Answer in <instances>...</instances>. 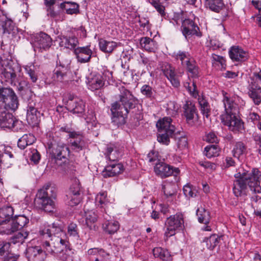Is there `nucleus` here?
Segmentation results:
<instances>
[{"mask_svg":"<svg viewBox=\"0 0 261 261\" xmlns=\"http://www.w3.org/2000/svg\"><path fill=\"white\" fill-rule=\"evenodd\" d=\"M68 233L70 236L78 237V228L76 224L71 223L68 226Z\"/></svg>","mask_w":261,"mask_h":261,"instance_id":"obj_58","label":"nucleus"},{"mask_svg":"<svg viewBox=\"0 0 261 261\" xmlns=\"http://www.w3.org/2000/svg\"><path fill=\"white\" fill-rule=\"evenodd\" d=\"M181 28L182 33L186 37L194 35L197 36H201V33L198 32L199 27L192 20L189 19L184 20L182 23Z\"/></svg>","mask_w":261,"mask_h":261,"instance_id":"obj_15","label":"nucleus"},{"mask_svg":"<svg viewBox=\"0 0 261 261\" xmlns=\"http://www.w3.org/2000/svg\"><path fill=\"white\" fill-rule=\"evenodd\" d=\"M162 191L166 197L173 196L176 193V185L164 181L162 185Z\"/></svg>","mask_w":261,"mask_h":261,"instance_id":"obj_40","label":"nucleus"},{"mask_svg":"<svg viewBox=\"0 0 261 261\" xmlns=\"http://www.w3.org/2000/svg\"><path fill=\"white\" fill-rule=\"evenodd\" d=\"M32 41L35 50L38 49L41 51L48 49L52 44V39L50 37L43 32L35 35Z\"/></svg>","mask_w":261,"mask_h":261,"instance_id":"obj_11","label":"nucleus"},{"mask_svg":"<svg viewBox=\"0 0 261 261\" xmlns=\"http://www.w3.org/2000/svg\"><path fill=\"white\" fill-rule=\"evenodd\" d=\"M103 230L108 233L112 234L119 228V223L116 221H108L103 224Z\"/></svg>","mask_w":261,"mask_h":261,"instance_id":"obj_38","label":"nucleus"},{"mask_svg":"<svg viewBox=\"0 0 261 261\" xmlns=\"http://www.w3.org/2000/svg\"><path fill=\"white\" fill-rule=\"evenodd\" d=\"M229 56L233 61L244 62L249 57V54L239 46H233L229 50Z\"/></svg>","mask_w":261,"mask_h":261,"instance_id":"obj_18","label":"nucleus"},{"mask_svg":"<svg viewBox=\"0 0 261 261\" xmlns=\"http://www.w3.org/2000/svg\"><path fill=\"white\" fill-rule=\"evenodd\" d=\"M79 44L78 39L74 36H62L60 37V45L70 49H74Z\"/></svg>","mask_w":261,"mask_h":261,"instance_id":"obj_23","label":"nucleus"},{"mask_svg":"<svg viewBox=\"0 0 261 261\" xmlns=\"http://www.w3.org/2000/svg\"><path fill=\"white\" fill-rule=\"evenodd\" d=\"M171 122L172 119L169 117H164L162 119L159 120L156 124L158 131L161 130H168L171 129L172 127H173V132H174L175 127L171 124Z\"/></svg>","mask_w":261,"mask_h":261,"instance_id":"obj_34","label":"nucleus"},{"mask_svg":"<svg viewBox=\"0 0 261 261\" xmlns=\"http://www.w3.org/2000/svg\"><path fill=\"white\" fill-rule=\"evenodd\" d=\"M22 126L21 121L16 120L11 113L7 112L6 107L0 106V127L18 132Z\"/></svg>","mask_w":261,"mask_h":261,"instance_id":"obj_6","label":"nucleus"},{"mask_svg":"<svg viewBox=\"0 0 261 261\" xmlns=\"http://www.w3.org/2000/svg\"><path fill=\"white\" fill-rule=\"evenodd\" d=\"M44 251L39 246H35L29 248L27 249V252L31 255H33L34 257L41 256V257H43L45 255V252H48L46 249H44Z\"/></svg>","mask_w":261,"mask_h":261,"instance_id":"obj_48","label":"nucleus"},{"mask_svg":"<svg viewBox=\"0 0 261 261\" xmlns=\"http://www.w3.org/2000/svg\"><path fill=\"white\" fill-rule=\"evenodd\" d=\"M40 112L38 111L36 103L33 105L30 102L28 106L27 120L30 125L35 126L38 124L39 122Z\"/></svg>","mask_w":261,"mask_h":261,"instance_id":"obj_16","label":"nucleus"},{"mask_svg":"<svg viewBox=\"0 0 261 261\" xmlns=\"http://www.w3.org/2000/svg\"><path fill=\"white\" fill-rule=\"evenodd\" d=\"M99 46L103 52L111 53L117 47V43L114 41H108L100 39L99 40Z\"/></svg>","mask_w":261,"mask_h":261,"instance_id":"obj_30","label":"nucleus"},{"mask_svg":"<svg viewBox=\"0 0 261 261\" xmlns=\"http://www.w3.org/2000/svg\"><path fill=\"white\" fill-rule=\"evenodd\" d=\"M25 70L32 82L34 83H36L38 80V75L34 69V66L32 67L31 66H27L25 67Z\"/></svg>","mask_w":261,"mask_h":261,"instance_id":"obj_50","label":"nucleus"},{"mask_svg":"<svg viewBox=\"0 0 261 261\" xmlns=\"http://www.w3.org/2000/svg\"><path fill=\"white\" fill-rule=\"evenodd\" d=\"M220 151L218 146L216 144L210 145L204 148V153L208 158L217 156L219 155Z\"/></svg>","mask_w":261,"mask_h":261,"instance_id":"obj_39","label":"nucleus"},{"mask_svg":"<svg viewBox=\"0 0 261 261\" xmlns=\"http://www.w3.org/2000/svg\"><path fill=\"white\" fill-rule=\"evenodd\" d=\"M188 145L187 139L185 136H181L177 139V145L178 148L182 149Z\"/></svg>","mask_w":261,"mask_h":261,"instance_id":"obj_63","label":"nucleus"},{"mask_svg":"<svg viewBox=\"0 0 261 261\" xmlns=\"http://www.w3.org/2000/svg\"><path fill=\"white\" fill-rule=\"evenodd\" d=\"M0 106L8 107L12 110H16L19 102L17 95L13 90L10 88L0 86Z\"/></svg>","mask_w":261,"mask_h":261,"instance_id":"obj_7","label":"nucleus"},{"mask_svg":"<svg viewBox=\"0 0 261 261\" xmlns=\"http://www.w3.org/2000/svg\"><path fill=\"white\" fill-rule=\"evenodd\" d=\"M141 92L143 95L147 98H151L153 96L152 88L148 85H143L141 89Z\"/></svg>","mask_w":261,"mask_h":261,"instance_id":"obj_56","label":"nucleus"},{"mask_svg":"<svg viewBox=\"0 0 261 261\" xmlns=\"http://www.w3.org/2000/svg\"><path fill=\"white\" fill-rule=\"evenodd\" d=\"M246 149V146L243 143L237 142L232 150L233 156L239 159L240 156L245 152Z\"/></svg>","mask_w":261,"mask_h":261,"instance_id":"obj_46","label":"nucleus"},{"mask_svg":"<svg viewBox=\"0 0 261 261\" xmlns=\"http://www.w3.org/2000/svg\"><path fill=\"white\" fill-rule=\"evenodd\" d=\"M222 93L225 114L221 116L222 122L227 126L230 130L239 131L242 128L243 123L238 116V105L226 92L223 91Z\"/></svg>","mask_w":261,"mask_h":261,"instance_id":"obj_4","label":"nucleus"},{"mask_svg":"<svg viewBox=\"0 0 261 261\" xmlns=\"http://www.w3.org/2000/svg\"><path fill=\"white\" fill-rule=\"evenodd\" d=\"M259 93H261V87H257L256 86L250 87L248 92L249 97L256 105H259L261 102V96Z\"/></svg>","mask_w":261,"mask_h":261,"instance_id":"obj_37","label":"nucleus"},{"mask_svg":"<svg viewBox=\"0 0 261 261\" xmlns=\"http://www.w3.org/2000/svg\"><path fill=\"white\" fill-rule=\"evenodd\" d=\"M97 216L94 212H89L86 215V224L91 230H96L98 226L96 224Z\"/></svg>","mask_w":261,"mask_h":261,"instance_id":"obj_36","label":"nucleus"},{"mask_svg":"<svg viewBox=\"0 0 261 261\" xmlns=\"http://www.w3.org/2000/svg\"><path fill=\"white\" fill-rule=\"evenodd\" d=\"M67 110L73 114H82L85 111L84 101L74 95L69 94L65 103Z\"/></svg>","mask_w":261,"mask_h":261,"instance_id":"obj_12","label":"nucleus"},{"mask_svg":"<svg viewBox=\"0 0 261 261\" xmlns=\"http://www.w3.org/2000/svg\"><path fill=\"white\" fill-rule=\"evenodd\" d=\"M74 54L78 62L81 63H85L90 61L92 51L90 48V46L87 45L84 47H78L74 49Z\"/></svg>","mask_w":261,"mask_h":261,"instance_id":"obj_17","label":"nucleus"},{"mask_svg":"<svg viewBox=\"0 0 261 261\" xmlns=\"http://www.w3.org/2000/svg\"><path fill=\"white\" fill-rule=\"evenodd\" d=\"M196 215L198 217V222L207 225L210 221V213L204 208H198L196 211Z\"/></svg>","mask_w":261,"mask_h":261,"instance_id":"obj_35","label":"nucleus"},{"mask_svg":"<svg viewBox=\"0 0 261 261\" xmlns=\"http://www.w3.org/2000/svg\"><path fill=\"white\" fill-rule=\"evenodd\" d=\"M69 145L72 151L79 152L85 147V142L82 137H77L75 139H70Z\"/></svg>","mask_w":261,"mask_h":261,"instance_id":"obj_33","label":"nucleus"},{"mask_svg":"<svg viewBox=\"0 0 261 261\" xmlns=\"http://www.w3.org/2000/svg\"><path fill=\"white\" fill-rule=\"evenodd\" d=\"M17 88L20 92L27 91L30 88V84L26 81L22 80L19 83Z\"/></svg>","mask_w":261,"mask_h":261,"instance_id":"obj_62","label":"nucleus"},{"mask_svg":"<svg viewBox=\"0 0 261 261\" xmlns=\"http://www.w3.org/2000/svg\"><path fill=\"white\" fill-rule=\"evenodd\" d=\"M60 8L62 10H65L68 14H77L80 12V6L75 2L65 1L60 5Z\"/></svg>","mask_w":261,"mask_h":261,"instance_id":"obj_24","label":"nucleus"},{"mask_svg":"<svg viewBox=\"0 0 261 261\" xmlns=\"http://www.w3.org/2000/svg\"><path fill=\"white\" fill-rule=\"evenodd\" d=\"M11 244L9 242L2 241L0 242V255L1 256H5L10 252Z\"/></svg>","mask_w":261,"mask_h":261,"instance_id":"obj_55","label":"nucleus"},{"mask_svg":"<svg viewBox=\"0 0 261 261\" xmlns=\"http://www.w3.org/2000/svg\"><path fill=\"white\" fill-rule=\"evenodd\" d=\"M28 236V233L26 231L24 232H19L12 237L11 242L14 244L16 243L22 244Z\"/></svg>","mask_w":261,"mask_h":261,"instance_id":"obj_49","label":"nucleus"},{"mask_svg":"<svg viewBox=\"0 0 261 261\" xmlns=\"http://www.w3.org/2000/svg\"><path fill=\"white\" fill-rule=\"evenodd\" d=\"M70 61L65 56H58L56 67L70 70Z\"/></svg>","mask_w":261,"mask_h":261,"instance_id":"obj_42","label":"nucleus"},{"mask_svg":"<svg viewBox=\"0 0 261 261\" xmlns=\"http://www.w3.org/2000/svg\"><path fill=\"white\" fill-rule=\"evenodd\" d=\"M70 70L56 67L54 74V80L60 82H63L67 77V73Z\"/></svg>","mask_w":261,"mask_h":261,"instance_id":"obj_44","label":"nucleus"},{"mask_svg":"<svg viewBox=\"0 0 261 261\" xmlns=\"http://www.w3.org/2000/svg\"><path fill=\"white\" fill-rule=\"evenodd\" d=\"M147 159L150 163H159L160 160L159 159V155L158 152L155 151H151L147 154Z\"/></svg>","mask_w":261,"mask_h":261,"instance_id":"obj_59","label":"nucleus"},{"mask_svg":"<svg viewBox=\"0 0 261 261\" xmlns=\"http://www.w3.org/2000/svg\"><path fill=\"white\" fill-rule=\"evenodd\" d=\"M12 219L18 230L24 227L29 221V219L24 215L16 216Z\"/></svg>","mask_w":261,"mask_h":261,"instance_id":"obj_41","label":"nucleus"},{"mask_svg":"<svg viewBox=\"0 0 261 261\" xmlns=\"http://www.w3.org/2000/svg\"><path fill=\"white\" fill-rule=\"evenodd\" d=\"M182 108L184 109V114L187 120H193L194 116L197 115V109L191 101H186Z\"/></svg>","mask_w":261,"mask_h":261,"instance_id":"obj_22","label":"nucleus"},{"mask_svg":"<svg viewBox=\"0 0 261 261\" xmlns=\"http://www.w3.org/2000/svg\"><path fill=\"white\" fill-rule=\"evenodd\" d=\"M17 28L13 20L8 17L6 14L3 13L2 16H0V32L2 34H12L14 35Z\"/></svg>","mask_w":261,"mask_h":261,"instance_id":"obj_14","label":"nucleus"},{"mask_svg":"<svg viewBox=\"0 0 261 261\" xmlns=\"http://www.w3.org/2000/svg\"><path fill=\"white\" fill-rule=\"evenodd\" d=\"M119 97V100L112 103L111 108L112 123L117 127L124 124L129 112L140 105L138 100L123 87L120 89Z\"/></svg>","mask_w":261,"mask_h":261,"instance_id":"obj_2","label":"nucleus"},{"mask_svg":"<svg viewBox=\"0 0 261 261\" xmlns=\"http://www.w3.org/2000/svg\"><path fill=\"white\" fill-rule=\"evenodd\" d=\"M184 224V218L181 214H176L168 217L165 222L166 230L165 232V236L167 238L174 236L176 231L183 229Z\"/></svg>","mask_w":261,"mask_h":261,"instance_id":"obj_8","label":"nucleus"},{"mask_svg":"<svg viewBox=\"0 0 261 261\" xmlns=\"http://www.w3.org/2000/svg\"><path fill=\"white\" fill-rule=\"evenodd\" d=\"M234 177L236 179L233 181V192L236 196L246 195L248 187L255 193H261V174L257 169L253 168L250 173L238 172L234 174Z\"/></svg>","mask_w":261,"mask_h":261,"instance_id":"obj_3","label":"nucleus"},{"mask_svg":"<svg viewBox=\"0 0 261 261\" xmlns=\"http://www.w3.org/2000/svg\"><path fill=\"white\" fill-rule=\"evenodd\" d=\"M205 6L211 11L219 12L225 6L223 0H205Z\"/></svg>","mask_w":261,"mask_h":261,"instance_id":"obj_28","label":"nucleus"},{"mask_svg":"<svg viewBox=\"0 0 261 261\" xmlns=\"http://www.w3.org/2000/svg\"><path fill=\"white\" fill-rule=\"evenodd\" d=\"M19 256L18 255H15L9 252L4 257L3 261H17Z\"/></svg>","mask_w":261,"mask_h":261,"instance_id":"obj_64","label":"nucleus"},{"mask_svg":"<svg viewBox=\"0 0 261 261\" xmlns=\"http://www.w3.org/2000/svg\"><path fill=\"white\" fill-rule=\"evenodd\" d=\"M222 237V236L213 234L210 237L205 238L204 242H205L207 248L212 250L221 242Z\"/></svg>","mask_w":261,"mask_h":261,"instance_id":"obj_32","label":"nucleus"},{"mask_svg":"<svg viewBox=\"0 0 261 261\" xmlns=\"http://www.w3.org/2000/svg\"><path fill=\"white\" fill-rule=\"evenodd\" d=\"M96 204L100 207H103L107 203V200L106 199V195L105 193L100 194L97 195L96 198Z\"/></svg>","mask_w":261,"mask_h":261,"instance_id":"obj_61","label":"nucleus"},{"mask_svg":"<svg viewBox=\"0 0 261 261\" xmlns=\"http://www.w3.org/2000/svg\"><path fill=\"white\" fill-rule=\"evenodd\" d=\"M13 208L10 206H4L0 208V218L3 220H9L13 218Z\"/></svg>","mask_w":261,"mask_h":261,"instance_id":"obj_43","label":"nucleus"},{"mask_svg":"<svg viewBox=\"0 0 261 261\" xmlns=\"http://www.w3.org/2000/svg\"><path fill=\"white\" fill-rule=\"evenodd\" d=\"M17 230L12 218L0 221V234H11Z\"/></svg>","mask_w":261,"mask_h":261,"instance_id":"obj_21","label":"nucleus"},{"mask_svg":"<svg viewBox=\"0 0 261 261\" xmlns=\"http://www.w3.org/2000/svg\"><path fill=\"white\" fill-rule=\"evenodd\" d=\"M36 140L35 136L31 134H24L18 141L17 145L21 149H24L27 146L32 145Z\"/></svg>","mask_w":261,"mask_h":261,"instance_id":"obj_27","label":"nucleus"},{"mask_svg":"<svg viewBox=\"0 0 261 261\" xmlns=\"http://www.w3.org/2000/svg\"><path fill=\"white\" fill-rule=\"evenodd\" d=\"M63 233V226L58 222H54L40 230L39 234L42 247L51 254L61 253L64 249L66 253L68 251L70 252L71 250L67 246L68 242L60 237Z\"/></svg>","mask_w":261,"mask_h":261,"instance_id":"obj_1","label":"nucleus"},{"mask_svg":"<svg viewBox=\"0 0 261 261\" xmlns=\"http://www.w3.org/2000/svg\"><path fill=\"white\" fill-rule=\"evenodd\" d=\"M155 257H158L163 261H171L172 257L170 252L161 247H156L152 250Z\"/></svg>","mask_w":261,"mask_h":261,"instance_id":"obj_29","label":"nucleus"},{"mask_svg":"<svg viewBox=\"0 0 261 261\" xmlns=\"http://www.w3.org/2000/svg\"><path fill=\"white\" fill-rule=\"evenodd\" d=\"M66 201L71 206L78 205L82 199V191L79 179H74L71 185L67 194Z\"/></svg>","mask_w":261,"mask_h":261,"instance_id":"obj_9","label":"nucleus"},{"mask_svg":"<svg viewBox=\"0 0 261 261\" xmlns=\"http://www.w3.org/2000/svg\"><path fill=\"white\" fill-rule=\"evenodd\" d=\"M29 154L31 160L35 164H37L40 160V155L36 149L31 148Z\"/></svg>","mask_w":261,"mask_h":261,"instance_id":"obj_57","label":"nucleus"},{"mask_svg":"<svg viewBox=\"0 0 261 261\" xmlns=\"http://www.w3.org/2000/svg\"><path fill=\"white\" fill-rule=\"evenodd\" d=\"M187 70L192 74V76L197 77L198 74V67L194 61L190 60L185 61Z\"/></svg>","mask_w":261,"mask_h":261,"instance_id":"obj_47","label":"nucleus"},{"mask_svg":"<svg viewBox=\"0 0 261 261\" xmlns=\"http://www.w3.org/2000/svg\"><path fill=\"white\" fill-rule=\"evenodd\" d=\"M150 3L161 15V16H163L165 15V7L162 4L159 0H151L150 1Z\"/></svg>","mask_w":261,"mask_h":261,"instance_id":"obj_51","label":"nucleus"},{"mask_svg":"<svg viewBox=\"0 0 261 261\" xmlns=\"http://www.w3.org/2000/svg\"><path fill=\"white\" fill-rule=\"evenodd\" d=\"M173 127L171 129L168 130H161L159 132L158 135V141L165 145H168L170 142V137H173L174 135L173 132Z\"/></svg>","mask_w":261,"mask_h":261,"instance_id":"obj_31","label":"nucleus"},{"mask_svg":"<svg viewBox=\"0 0 261 261\" xmlns=\"http://www.w3.org/2000/svg\"><path fill=\"white\" fill-rule=\"evenodd\" d=\"M49 148L51 149V158L57 161H62L65 163L68 157L71 158L69 148L64 143L59 142L56 144L49 145Z\"/></svg>","mask_w":261,"mask_h":261,"instance_id":"obj_10","label":"nucleus"},{"mask_svg":"<svg viewBox=\"0 0 261 261\" xmlns=\"http://www.w3.org/2000/svg\"><path fill=\"white\" fill-rule=\"evenodd\" d=\"M5 79V81L10 83L11 84L14 82L16 77V70L13 64L8 63L2 69V76Z\"/></svg>","mask_w":261,"mask_h":261,"instance_id":"obj_19","label":"nucleus"},{"mask_svg":"<svg viewBox=\"0 0 261 261\" xmlns=\"http://www.w3.org/2000/svg\"><path fill=\"white\" fill-rule=\"evenodd\" d=\"M56 197L55 189L47 185L38 190L34 199V205L45 212H53L55 207V203L52 199L55 198Z\"/></svg>","mask_w":261,"mask_h":261,"instance_id":"obj_5","label":"nucleus"},{"mask_svg":"<svg viewBox=\"0 0 261 261\" xmlns=\"http://www.w3.org/2000/svg\"><path fill=\"white\" fill-rule=\"evenodd\" d=\"M163 70L164 74L168 79H169L172 77H173L176 75L175 71V68L170 64H167Z\"/></svg>","mask_w":261,"mask_h":261,"instance_id":"obj_54","label":"nucleus"},{"mask_svg":"<svg viewBox=\"0 0 261 261\" xmlns=\"http://www.w3.org/2000/svg\"><path fill=\"white\" fill-rule=\"evenodd\" d=\"M140 43L141 47L149 52H155L157 49L156 42L150 38H142L140 39Z\"/></svg>","mask_w":261,"mask_h":261,"instance_id":"obj_26","label":"nucleus"},{"mask_svg":"<svg viewBox=\"0 0 261 261\" xmlns=\"http://www.w3.org/2000/svg\"><path fill=\"white\" fill-rule=\"evenodd\" d=\"M183 192L186 197L189 198L196 196V190H193L189 184L184 186Z\"/></svg>","mask_w":261,"mask_h":261,"instance_id":"obj_53","label":"nucleus"},{"mask_svg":"<svg viewBox=\"0 0 261 261\" xmlns=\"http://www.w3.org/2000/svg\"><path fill=\"white\" fill-rule=\"evenodd\" d=\"M205 140L211 143H218L219 142L218 138L214 132H210L205 136Z\"/></svg>","mask_w":261,"mask_h":261,"instance_id":"obj_60","label":"nucleus"},{"mask_svg":"<svg viewBox=\"0 0 261 261\" xmlns=\"http://www.w3.org/2000/svg\"><path fill=\"white\" fill-rule=\"evenodd\" d=\"M104 85V81L101 76H98L93 79L90 82L89 88L92 90H96L101 88Z\"/></svg>","mask_w":261,"mask_h":261,"instance_id":"obj_45","label":"nucleus"},{"mask_svg":"<svg viewBox=\"0 0 261 261\" xmlns=\"http://www.w3.org/2000/svg\"><path fill=\"white\" fill-rule=\"evenodd\" d=\"M154 171L156 174L161 178H165L169 176L173 175L176 176L179 170L177 168H173L163 162L155 163Z\"/></svg>","mask_w":261,"mask_h":261,"instance_id":"obj_13","label":"nucleus"},{"mask_svg":"<svg viewBox=\"0 0 261 261\" xmlns=\"http://www.w3.org/2000/svg\"><path fill=\"white\" fill-rule=\"evenodd\" d=\"M198 101L201 113L204 117L208 118L211 113V108L207 100L204 96L202 95L199 96Z\"/></svg>","mask_w":261,"mask_h":261,"instance_id":"obj_25","label":"nucleus"},{"mask_svg":"<svg viewBox=\"0 0 261 261\" xmlns=\"http://www.w3.org/2000/svg\"><path fill=\"white\" fill-rule=\"evenodd\" d=\"M190 54L188 52L179 50L178 52L173 53V57H174L176 60H180L181 62V64L184 65L185 63L184 61L185 59L189 60V57Z\"/></svg>","mask_w":261,"mask_h":261,"instance_id":"obj_52","label":"nucleus"},{"mask_svg":"<svg viewBox=\"0 0 261 261\" xmlns=\"http://www.w3.org/2000/svg\"><path fill=\"white\" fill-rule=\"evenodd\" d=\"M123 170V166L120 163L110 165L102 172V175L105 178L113 177L122 173Z\"/></svg>","mask_w":261,"mask_h":261,"instance_id":"obj_20","label":"nucleus"}]
</instances>
